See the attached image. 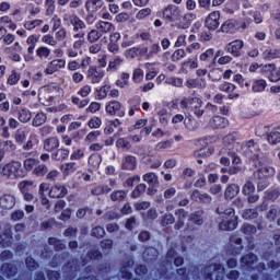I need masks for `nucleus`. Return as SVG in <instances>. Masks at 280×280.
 <instances>
[{
	"mask_svg": "<svg viewBox=\"0 0 280 280\" xmlns=\"http://www.w3.org/2000/svg\"><path fill=\"white\" fill-rule=\"evenodd\" d=\"M217 213L221 215V222H219V229L221 231H233L237 229V217H235V210L233 208H228L221 211L220 208L217 209Z\"/></svg>",
	"mask_w": 280,
	"mask_h": 280,
	"instance_id": "obj_1",
	"label": "nucleus"
},
{
	"mask_svg": "<svg viewBox=\"0 0 280 280\" xmlns=\"http://www.w3.org/2000/svg\"><path fill=\"white\" fill-rule=\"evenodd\" d=\"M1 176L5 178H23V164L19 161H12L0 168Z\"/></svg>",
	"mask_w": 280,
	"mask_h": 280,
	"instance_id": "obj_2",
	"label": "nucleus"
},
{
	"mask_svg": "<svg viewBox=\"0 0 280 280\" xmlns=\"http://www.w3.org/2000/svg\"><path fill=\"white\" fill-rule=\"evenodd\" d=\"M255 167H258L253 174L254 180H261V178H268L269 176H275V167L264 164L261 158H258L255 162H252Z\"/></svg>",
	"mask_w": 280,
	"mask_h": 280,
	"instance_id": "obj_3",
	"label": "nucleus"
},
{
	"mask_svg": "<svg viewBox=\"0 0 280 280\" xmlns=\"http://www.w3.org/2000/svg\"><path fill=\"white\" fill-rule=\"evenodd\" d=\"M162 19L166 23H174L180 20V9L174 4L166 7L162 12Z\"/></svg>",
	"mask_w": 280,
	"mask_h": 280,
	"instance_id": "obj_4",
	"label": "nucleus"
},
{
	"mask_svg": "<svg viewBox=\"0 0 280 280\" xmlns=\"http://www.w3.org/2000/svg\"><path fill=\"white\" fill-rule=\"evenodd\" d=\"M63 22L66 25H72L73 32H80V30H84L86 24L82 21L75 13H66L63 14Z\"/></svg>",
	"mask_w": 280,
	"mask_h": 280,
	"instance_id": "obj_5",
	"label": "nucleus"
},
{
	"mask_svg": "<svg viewBox=\"0 0 280 280\" xmlns=\"http://www.w3.org/2000/svg\"><path fill=\"white\" fill-rule=\"evenodd\" d=\"M105 75L106 72L104 71V69L95 66H90L86 78L88 80H90V82H92V84H100Z\"/></svg>",
	"mask_w": 280,
	"mask_h": 280,
	"instance_id": "obj_6",
	"label": "nucleus"
},
{
	"mask_svg": "<svg viewBox=\"0 0 280 280\" xmlns=\"http://www.w3.org/2000/svg\"><path fill=\"white\" fill-rule=\"evenodd\" d=\"M67 67V60L65 59H52L47 63L44 73L45 75H54V73L65 69Z\"/></svg>",
	"mask_w": 280,
	"mask_h": 280,
	"instance_id": "obj_7",
	"label": "nucleus"
},
{
	"mask_svg": "<svg viewBox=\"0 0 280 280\" xmlns=\"http://www.w3.org/2000/svg\"><path fill=\"white\" fill-rule=\"evenodd\" d=\"M245 155L247 159H250L252 163L256 162L259 158V153H257V147L255 145L254 140H249L243 145Z\"/></svg>",
	"mask_w": 280,
	"mask_h": 280,
	"instance_id": "obj_8",
	"label": "nucleus"
},
{
	"mask_svg": "<svg viewBox=\"0 0 280 280\" xmlns=\"http://www.w3.org/2000/svg\"><path fill=\"white\" fill-rule=\"evenodd\" d=\"M205 26L208 30H212V32H214V30H218V27H220V11H213L211 12L205 21Z\"/></svg>",
	"mask_w": 280,
	"mask_h": 280,
	"instance_id": "obj_9",
	"label": "nucleus"
},
{
	"mask_svg": "<svg viewBox=\"0 0 280 280\" xmlns=\"http://www.w3.org/2000/svg\"><path fill=\"white\" fill-rule=\"evenodd\" d=\"M102 8H104V0H88L85 2L88 14H97Z\"/></svg>",
	"mask_w": 280,
	"mask_h": 280,
	"instance_id": "obj_10",
	"label": "nucleus"
},
{
	"mask_svg": "<svg viewBox=\"0 0 280 280\" xmlns=\"http://www.w3.org/2000/svg\"><path fill=\"white\" fill-rule=\"evenodd\" d=\"M16 144L11 140H0V161H3L5 152H14Z\"/></svg>",
	"mask_w": 280,
	"mask_h": 280,
	"instance_id": "obj_11",
	"label": "nucleus"
},
{
	"mask_svg": "<svg viewBox=\"0 0 280 280\" xmlns=\"http://www.w3.org/2000/svg\"><path fill=\"white\" fill-rule=\"evenodd\" d=\"M14 205H16V197L12 194H5L0 197V207L2 209H13Z\"/></svg>",
	"mask_w": 280,
	"mask_h": 280,
	"instance_id": "obj_12",
	"label": "nucleus"
},
{
	"mask_svg": "<svg viewBox=\"0 0 280 280\" xmlns=\"http://www.w3.org/2000/svg\"><path fill=\"white\" fill-rule=\"evenodd\" d=\"M242 47H244V42L236 39L228 45V51L237 58L242 56Z\"/></svg>",
	"mask_w": 280,
	"mask_h": 280,
	"instance_id": "obj_13",
	"label": "nucleus"
},
{
	"mask_svg": "<svg viewBox=\"0 0 280 280\" xmlns=\"http://www.w3.org/2000/svg\"><path fill=\"white\" fill-rule=\"evenodd\" d=\"M66 194H68V190L65 185H55L49 190L50 198H65Z\"/></svg>",
	"mask_w": 280,
	"mask_h": 280,
	"instance_id": "obj_14",
	"label": "nucleus"
},
{
	"mask_svg": "<svg viewBox=\"0 0 280 280\" xmlns=\"http://www.w3.org/2000/svg\"><path fill=\"white\" fill-rule=\"evenodd\" d=\"M57 148H60V140L57 137H50L44 141V150L46 152H54Z\"/></svg>",
	"mask_w": 280,
	"mask_h": 280,
	"instance_id": "obj_15",
	"label": "nucleus"
},
{
	"mask_svg": "<svg viewBox=\"0 0 280 280\" xmlns=\"http://www.w3.org/2000/svg\"><path fill=\"white\" fill-rule=\"evenodd\" d=\"M190 110L194 112V115H196V117H202V115H205V109H202V100H200L199 97H192Z\"/></svg>",
	"mask_w": 280,
	"mask_h": 280,
	"instance_id": "obj_16",
	"label": "nucleus"
},
{
	"mask_svg": "<svg viewBox=\"0 0 280 280\" xmlns=\"http://www.w3.org/2000/svg\"><path fill=\"white\" fill-rule=\"evenodd\" d=\"M211 128H226L229 126V120L221 116H214L210 120Z\"/></svg>",
	"mask_w": 280,
	"mask_h": 280,
	"instance_id": "obj_17",
	"label": "nucleus"
},
{
	"mask_svg": "<svg viewBox=\"0 0 280 280\" xmlns=\"http://www.w3.org/2000/svg\"><path fill=\"white\" fill-rule=\"evenodd\" d=\"M191 199L196 200L197 202H205L209 203L211 202V197L207 192H200V190H195L191 194Z\"/></svg>",
	"mask_w": 280,
	"mask_h": 280,
	"instance_id": "obj_18",
	"label": "nucleus"
},
{
	"mask_svg": "<svg viewBox=\"0 0 280 280\" xmlns=\"http://www.w3.org/2000/svg\"><path fill=\"white\" fill-rule=\"evenodd\" d=\"M35 54L39 60H48L49 56H51V49L47 46H39Z\"/></svg>",
	"mask_w": 280,
	"mask_h": 280,
	"instance_id": "obj_19",
	"label": "nucleus"
},
{
	"mask_svg": "<svg viewBox=\"0 0 280 280\" xmlns=\"http://www.w3.org/2000/svg\"><path fill=\"white\" fill-rule=\"evenodd\" d=\"M77 171L78 164L75 162H68L61 165V172L65 176H69V174H73Z\"/></svg>",
	"mask_w": 280,
	"mask_h": 280,
	"instance_id": "obj_20",
	"label": "nucleus"
},
{
	"mask_svg": "<svg viewBox=\"0 0 280 280\" xmlns=\"http://www.w3.org/2000/svg\"><path fill=\"white\" fill-rule=\"evenodd\" d=\"M95 28L101 33V34H108L110 30H113V23L110 22H104V21H98L95 24Z\"/></svg>",
	"mask_w": 280,
	"mask_h": 280,
	"instance_id": "obj_21",
	"label": "nucleus"
},
{
	"mask_svg": "<svg viewBox=\"0 0 280 280\" xmlns=\"http://www.w3.org/2000/svg\"><path fill=\"white\" fill-rule=\"evenodd\" d=\"M267 141L271 145H277V143H280V131L277 129H273L267 133Z\"/></svg>",
	"mask_w": 280,
	"mask_h": 280,
	"instance_id": "obj_22",
	"label": "nucleus"
},
{
	"mask_svg": "<svg viewBox=\"0 0 280 280\" xmlns=\"http://www.w3.org/2000/svg\"><path fill=\"white\" fill-rule=\"evenodd\" d=\"M137 167V158L128 155L122 161V170H135Z\"/></svg>",
	"mask_w": 280,
	"mask_h": 280,
	"instance_id": "obj_23",
	"label": "nucleus"
},
{
	"mask_svg": "<svg viewBox=\"0 0 280 280\" xmlns=\"http://www.w3.org/2000/svg\"><path fill=\"white\" fill-rule=\"evenodd\" d=\"M18 119L21 121V124H27L30 119H32V112L27 108H22L18 113Z\"/></svg>",
	"mask_w": 280,
	"mask_h": 280,
	"instance_id": "obj_24",
	"label": "nucleus"
},
{
	"mask_svg": "<svg viewBox=\"0 0 280 280\" xmlns=\"http://www.w3.org/2000/svg\"><path fill=\"white\" fill-rule=\"evenodd\" d=\"M194 104V97H182L179 101V108L184 112L191 110V105Z\"/></svg>",
	"mask_w": 280,
	"mask_h": 280,
	"instance_id": "obj_25",
	"label": "nucleus"
},
{
	"mask_svg": "<svg viewBox=\"0 0 280 280\" xmlns=\"http://www.w3.org/2000/svg\"><path fill=\"white\" fill-rule=\"evenodd\" d=\"M14 139L16 143H23L27 139V128L22 127L18 129L14 133Z\"/></svg>",
	"mask_w": 280,
	"mask_h": 280,
	"instance_id": "obj_26",
	"label": "nucleus"
},
{
	"mask_svg": "<svg viewBox=\"0 0 280 280\" xmlns=\"http://www.w3.org/2000/svg\"><path fill=\"white\" fill-rule=\"evenodd\" d=\"M89 165L93 170H97L102 165V155L95 153L89 158Z\"/></svg>",
	"mask_w": 280,
	"mask_h": 280,
	"instance_id": "obj_27",
	"label": "nucleus"
},
{
	"mask_svg": "<svg viewBox=\"0 0 280 280\" xmlns=\"http://www.w3.org/2000/svg\"><path fill=\"white\" fill-rule=\"evenodd\" d=\"M69 158V150L59 149L55 153H52L51 159L54 161H65V159Z\"/></svg>",
	"mask_w": 280,
	"mask_h": 280,
	"instance_id": "obj_28",
	"label": "nucleus"
},
{
	"mask_svg": "<svg viewBox=\"0 0 280 280\" xmlns=\"http://www.w3.org/2000/svg\"><path fill=\"white\" fill-rule=\"evenodd\" d=\"M21 194H26L32 191V188L34 187V182L33 180H22L18 185Z\"/></svg>",
	"mask_w": 280,
	"mask_h": 280,
	"instance_id": "obj_29",
	"label": "nucleus"
},
{
	"mask_svg": "<svg viewBox=\"0 0 280 280\" xmlns=\"http://www.w3.org/2000/svg\"><path fill=\"white\" fill-rule=\"evenodd\" d=\"M237 27V22L235 20H228L221 25V32H233Z\"/></svg>",
	"mask_w": 280,
	"mask_h": 280,
	"instance_id": "obj_30",
	"label": "nucleus"
},
{
	"mask_svg": "<svg viewBox=\"0 0 280 280\" xmlns=\"http://www.w3.org/2000/svg\"><path fill=\"white\" fill-rule=\"evenodd\" d=\"M211 154H213V149L209 147H203L195 151L194 156L195 159H200L201 156H211Z\"/></svg>",
	"mask_w": 280,
	"mask_h": 280,
	"instance_id": "obj_31",
	"label": "nucleus"
},
{
	"mask_svg": "<svg viewBox=\"0 0 280 280\" xmlns=\"http://www.w3.org/2000/svg\"><path fill=\"white\" fill-rule=\"evenodd\" d=\"M120 108L121 103H119L118 101H112L106 106V113H108L109 115H115V113H117V110H119Z\"/></svg>",
	"mask_w": 280,
	"mask_h": 280,
	"instance_id": "obj_32",
	"label": "nucleus"
},
{
	"mask_svg": "<svg viewBox=\"0 0 280 280\" xmlns=\"http://www.w3.org/2000/svg\"><path fill=\"white\" fill-rule=\"evenodd\" d=\"M144 183L154 187V185H159V177L154 173H147L143 175Z\"/></svg>",
	"mask_w": 280,
	"mask_h": 280,
	"instance_id": "obj_33",
	"label": "nucleus"
},
{
	"mask_svg": "<svg viewBox=\"0 0 280 280\" xmlns=\"http://www.w3.org/2000/svg\"><path fill=\"white\" fill-rule=\"evenodd\" d=\"M237 194H240V186H237L235 184H231L225 189V197H228V198H235V196H237Z\"/></svg>",
	"mask_w": 280,
	"mask_h": 280,
	"instance_id": "obj_34",
	"label": "nucleus"
},
{
	"mask_svg": "<svg viewBox=\"0 0 280 280\" xmlns=\"http://www.w3.org/2000/svg\"><path fill=\"white\" fill-rule=\"evenodd\" d=\"M34 145H38V136H36V133H31L26 144L23 145V149L32 150V148H34Z\"/></svg>",
	"mask_w": 280,
	"mask_h": 280,
	"instance_id": "obj_35",
	"label": "nucleus"
},
{
	"mask_svg": "<svg viewBox=\"0 0 280 280\" xmlns=\"http://www.w3.org/2000/svg\"><path fill=\"white\" fill-rule=\"evenodd\" d=\"M222 75H224V72H222V69L214 68L209 72V78L213 82H218L219 80H222Z\"/></svg>",
	"mask_w": 280,
	"mask_h": 280,
	"instance_id": "obj_36",
	"label": "nucleus"
},
{
	"mask_svg": "<svg viewBox=\"0 0 280 280\" xmlns=\"http://www.w3.org/2000/svg\"><path fill=\"white\" fill-rule=\"evenodd\" d=\"M19 80H21V74L15 70H12L11 74L7 80V84H9L10 86H14L15 84H19Z\"/></svg>",
	"mask_w": 280,
	"mask_h": 280,
	"instance_id": "obj_37",
	"label": "nucleus"
},
{
	"mask_svg": "<svg viewBox=\"0 0 280 280\" xmlns=\"http://www.w3.org/2000/svg\"><path fill=\"white\" fill-rule=\"evenodd\" d=\"M101 136H102V131H100V130L92 131V132L86 135L85 142L86 143H95V142L98 141Z\"/></svg>",
	"mask_w": 280,
	"mask_h": 280,
	"instance_id": "obj_38",
	"label": "nucleus"
},
{
	"mask_svg": "<svg viewBox=\"0 0 280 280\" xmlns=\"http://www.w3.org/2000/svg\"><path fill=\"white\" fill-rule=\"evenodd\" d=\"M45 121H47V116L43 113H38L33 118V126L35 128H38V126H43V124H45Z\"/></svg>",
	"mask_w": 280,
	"mask_h": 280,
	"instance_id": "obj_39",
	"label": "nucleus"
},
{
	"mask_svg": "<svg viewBox=\"0 0 280 280\" xmlns=\"http://www.w3.org/2000/svg\"><path fill=\"white\" fill-rule=\"evenodd\" d=\"M124 59L121 57H116L114 60L109 61L107 71H115L121 67Z\"/></svg>",
	"mask_w": 280,
	"mask_h": 280,
	"instance_id": "obj_40",
	"label": "nucleus"
},
{
	"mask_svg": "<svg viewBox=\"0 0 280 280\" xmlns=\"http://www.w3.org/2000/svg\"><path fill=\"white\" fill-rule=\"evenodd\" d=\"M100 38H102V34L97 28H93L91 32L88 33L89 43H97Z\"/></svg>",
	"mask_w": 280,
	"mask_h": 280,
	"instance_id": "obj_41",
	"label": "nucleus"
},
{
	"mask_svg": "<svg viewBox=\"0 0 280 280\" xmlns=\"http://www.w3.org/2000/svg\"><path fill=\"white\" fill-rule=\"evenodd\" d=\"M190 224H196L197 226H202L205 224V219L202 218V213L197 212L191 214Z\"/></svg>",
	"mask_w": 280,
	"mask_h": 280,
	"instance_id": "obj_42",
	"label": "nucleus"
},
{
	"mask_svg": "<svg viewBox=\"0 0 280 280\" xmlns=\"http://www.w3.org/2000/svg\"><path fill=\"white\" fill-rule=\"evenodd\" d=\"M126 196H128V194L126 191L116 190V191L110 194V199L114 200V201L121 202V200L126 199Z\"/></svg>",
	"mask_w": 280,
	"mask_h": 280,
	"instance_id": "obj_43",
	"label": "nucleus"
},
{
	"mask_svg": "<svg viewBox=\"0 0 280 280\" xmlns=\"http://www.w3.org/2000/svg\"><path fill=\"white\" fill-rule=\"evenodd\" d=\"M262 56L266 60H275V58H280V51L267 49L264 51Z\"/></svg>",
	"mask_w": 280,
	"mask_h": 280,
	"instance_id": "obj_44",
	"label": "nucleus"
},
{
	"mask_svg": "<svg viewBox=\"0 0 280 280\" xmlns=\"http://www.w3.org/2000/svg\"><path fill=\"white\" fill-rule=\"evenodd\" d=\"M185 56H187V51H185V49H177L171 56V60L173 62H178V60H183V58H185Z\"/></svg>",
	"mask_w": 280,
	"mask_h": 280,
	"instance_id": "obj_45",
	"label": "nucleus"
},
{
	"mask_svg": "<svg viewBox=\"0 0 280 280\" xmlns=\"http://www.w3.org/2000/svg\"><path fill=\"white\" fill-rule=\"evenodd\" d=\"M42 43L45 45H49L50 47H56L58 45V40L54 37V35L47 34L42 37Z\"/></svg>",
	"mask_w": 280,
	"mask_h": 280,
	"instance_id": "obj_46",
	"label": "nucleus"
},
{
	"mask_svg": "<svg viewBox=\"0 0 280 280\" xmlns=\"http://www.w3.org/2000/svg\"><path fill=\"white\" fill-rule=\"evenodd\" d=\"M266 85L265 80H256L253 84V91H255V93H261V91L266 90Z\"/></svg>",
	"mask_w": 280,
	"mask_h": 280,
	"instance_id": "obj_47",
	"label": "nucleus"
},
{
	"mask_svg": "<svg viewBox=\"0 0 280 280\" xmlns=\"http://www.w3.org/2000/svg\"><path fill=\"white\" fill-rule=\"evenodd\" d=\"M148 73L145 74V80H154L156 78V72L154 71L153 63H145L144 65Z\"/></svg>",
	"mask_w": 280,
	"mask_h": 280,
	"instance_id": "obj_48",
	"label": "nucleus"
},
{
	"mask_svg": "<svg viewBox=\"0 0 280 280\" xmlns=\"http://www.w3.org/2000/svg\"><path fill=\"white\" fill-rule=\"evenodd\" d=\"M175 214L178 217V221H177V229H180V226H183V224H185V218H187V213L185 212V210L183 209H178Z\"/></svg>",
	"mask_w": 280,
	"mask_h": 280,
	"instance_id": "obj_49",
	"label": "nucleus"
},
{
	"mask_svg": "<svg viewBox=\"0 0 280 280\" xmlns=\"http://www.w3.org/2000/svg\"><path fill=\"white\" fill-rule=\"evenodd\" d=\"M242 192L245 196H250V194L255 192V185L250 180H247L243 186Z\"/></svg>",
	"mask_w": 280,
	"mask_h": 280,
	"instance_id": "obj_50",
	"label": "nucleus"
},
{
	"mask_svg": "<svg viewBox=\"0 0 280 280\" xmlns=\"http://www.w3.org/2000/svg\"><path fill=\"white\" fill-rule=\"evenodd\" d=\"M128 80H130V74L124 72L121 74V79L116 82L117 86H120V89H126L128 86Z\"/></svg>",
	"mask_w": 280,
	"mask_h": 280,
	"instance_id": "obj_51",
	"label": "nucleus"
},
{
	"mask_svg": "<svg viewBox=\"0 0 280 280\" xmlns=\"http://www.w3.org/2000/svg\"><path fill=\"white\" fill-rule=\"evenodd\" d=\"M241 261L242 264H245V266H250V264H255V261H257V256H255V254H247L242 257Z\"/></svg>",
	"mask_w": 280,
	"mask_h": 280,
	"instance_id": "obj_52",
	"label": "nucleus"
},
{
	"mask_svg": "<svg viewBox=\"0 0 280 280\" xmlns=\"http://www.w3.org/2000/svg\"><path fill=\"white\" fill-rule=\"evenodd\" d=\"M258 213L255 209H247L243 212L244 220H255L257 218Z\"/></svg>",
	"mask_w": 280,
	"mask_h": 280,
	"instance_id": "obj_53",
	"label": "nucleus"
},
{
	"mask_svg": "<svg viewBox=\"0 0 280 280\" xmlns=\"http://www.w3.org/2000/svg\"><path fill=\"white\" fill-rule=\"evenodd\" d=\"M145 192V184H139L135 190L131 192V197L132 198H139V196H141V194Z\"/></svg>",
	"mask_w": 280,
	"mask_h": 280,
	"instance_id": "obj_54",
	"label": "nucleus"
},
{
	"mask_svg": "<svg viewBox=\"0 0 280 280\" xmlns=\"http://www.w3.org/2000/svg\"><path fill=\"white\" fill-rule=\"evenodd\" d=\"M92 92V88L89 84L83 85L79 92L78 95H80L81 97H89V95H91Z\"/></svg>",
	"mask_w": 280,
	"mask_h": 280,
	"instance_id": "obj_55",
	"label": "nucleus"
},
{
	"mask_svg": "<svg viewBox=\"0 0 280 280\" xmlns=\"http://www.w3.org/2000/svg\"><path fill=\"white\" fill-rule=\"evenodd\" d=\"M185 124V128H187V130H196L198 128V121L196 119H187L184 121Z\"/></svg>",
	"mask_w": 280,
	"mask_h": 280,
	"instance_id": "obj_56",
	"label": "nucleus"
},
{
	"mask_svg": "<svg viewBox=\"0 0 280 280\" xmlns=\"http://www.w3.org/2000/svg\"><path fill=\"white\" fill-rule=\"evenodd\" d=\"M116 145H117V148H121L122 150H130V148H131L130 142L124 138H119L116 141Z\"/></svg>",
	"mask_w": 280,
	"mask_h": 280,
	"instance_id": "obj_57",
	"label": "nucleus"
},
{
	"mask_svg": "<svg viewBox=\"0 0 280 280\" xmlns=\"http://www.w3.org/2000/svg\"><path fill=\"white\" fill-rule=\"evenodd\" d=\"M150 14H152V10H150V8H145V9L140 10L136 14V19H138V21H141V20L145 19V16H150Z\"/></svg>",
	"mask_w": 280,
	"mask_h": 280,
	"instance_id": "obj_58",
	"label": "nucleus"
},
{
	"mask_svg": "<svg viewBox=\"0 0 280 280\" xmlns=\"http://www.w3.org/2000/svg\"><path fill=\"white\" fill-rule=\"evenodd\" d=\"M219 89L225 93H232V91H235V85L233 83L224 82L220 84Z\"/></svg>",
	"mask_w": 280,
	"mask_h": 280,
	"instance_id": "obj_59",
	"label": "nucleus"
},
{
	"mask_svg": "<svg viewBox=\"0 0 280 280\" xmlns=\"http://www.w3.org/2000/svg\"><path fill=\"white\" fill-rule=\"evenodd\" d=\"M83 158H84V150L82 149H75L70 156L71 161H80V159H83Z\"/></svg>",
	"mask_w": 280,
	"mask_h": 280,
	"instance_id": "obj_60",
	"label": "nucleus"
},
{
	"mask_svg": "<svg viewBox=\"0 0 280 280\" xmlns=\"http://www.w3.org/2000/svg\"><path fill=\"white\" fill-rule=\"evenodd\" d=\"M89 128H100L102 126V119L100 117L94 116L88 122Z\"/></svg>",
	"mask_w": 280,
	"mask_h": 280,
	"instance_id": "obj_61",
	"label": "nucleus"
},
{
	"mask_svg": "<svg viewBox=\"0 0 280 280\" xmlns=\"http://www.w3.org/2000/svg\"><path fill=\"white\" fill-rule=\"evenodd\" d=\"M34 174H36V176H45L47 174V165L39 164L34 168Z\"/></svg>",
	"mask_w": 280,
	"mask_h": 280,
	"instance_id": "obj_62",
	"label": "nucleus"
},
{
	"mask_svg": "<svg viewBox=\"0 0 280 280\" xmlns=\"http://www.w3.org/2000/svg\"><path fill=\"white\" fill-rule=\"evenodd\" d=\"M270 82H279L280 80V68L276 69L273 67V71L271 72V74L268 75Z\"/></svg>",
	"mask_w": 280,
	"mask_h": 280,
	"instance_id": "obj_63",
	"label": "nucleus"
},
{
	"mask_svg": "<svg viewBox=\"0 0 280 280\" xmlns=\"http://www.w3.org/2000/svg\"><path fill=\"white\" fill-rule=\"evenodd\" d=\"M132 80H133V82H142L143 81V70H141L140 68L136 69L133 71Z\"/></svg>",
	"mask_w": 280,
	"mask_h": 280,
	"instance_id": "obj_64",
	"label": "nucleus"
}]
</instances>
